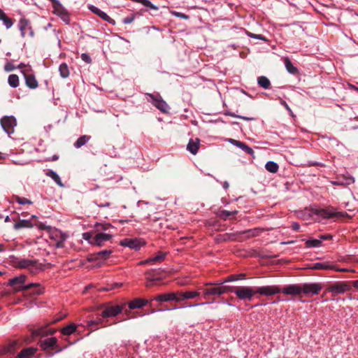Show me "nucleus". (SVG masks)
<instances>
[{
  "label": "nucleus",
  "mask_w": 358,
  "mask_h": 358,
  "mask_svg": "<svg viewBox=\"0 0 358 358\" xmlns=\"http://www.w3.org/2000/svg\"><path fill=\"white\" fill-rule=\"evenodd\" d=\"M90 234L89 233H84L83 234V237L85 240L88 241L90 238Z\"/></svg>",
  "instance_id": "nucleus-63"
},
{
  "label": "nucleus",
  "mask_w": 358,
  "mask_h": 358,
  "mask_svg": "<svg viewBox=\"0 0 358 358\" xmlns=\"http://www.w3.org/2000/svg\"><path fill=\"white\" fill-rule=\"evenodd\" d=\"M0 123L2 129L8 136L14 133L15 127L17 125V121L14 116H4L1 119Z\"/></svg>",
  "instance_id": "nucleus-5"
},
{
  "label": "nucleus",
  "mask_w": 358,
  "mask_h": 358,
  "mask_svg": "<svg viewBox=\"0 0 358 358\" xmlns=\"http://www.w3.org/2000/svg\"><path fill=\"white\" fill-rule=\"evenodd\" d=\"M13 266L17 268H27L31 273H36L40 269L37 261L33 259L15 257L12 260Z\"/></svg>",
  "instance_id": "nucleus-2"
},
{
  "label": "nucleus",
  "mask_w": 358,
  "mask_h": 358,
  "mask_svg": "<svg viewBox=\"0 0 358 358\" xmlns=\"http://www.w3.org/2000/svg\"><path fill=\"white\" fill-rule=\"evenodd\" d=\"M281 292L285 295H299L301 294V284L288 285L281 289Z\"/></svg>",
  "instance_id": "nucleus-16"
},
{
  "label": "nucleus",
  "mask_w": 358,
  "mask_h": 358,
  "mask_svg": "<svg viewBox=\"0 0 358 358\" xmlns=\"http://www.w3.org/2000/svg\"><path fill=\"white\" fill-rule=\"evenodd\" d=\"M46 176L52 178L58 186L61 187H64V185L62 183L59 176L55 171L48 170L46 172Z\"/></svg>",
  "instance_id": "nucleus-27"
},
{
  "label": "nucleus",
  "mask_w": 358,
  "mask_h": 358,
  "mask_svg": "<svg viewBox=\"0 0 358 358\" xmlns=\"http://www.w3.org/2000/svg\"><path fill=\"white\" fill-rule=\"evenodd\" d=\"M33 227L32 223L29 220H20L14 224L13 228L16 230L22 228H31Z\"/></svg>",
  "instance_id": "nucleus-29"
},
{
  "label": "nucleus",
  "mask_w": 358,
  "mask_h": 358,
  "mask_svg": "<svg viewBox=\"0 0 358 358\" xmlns=\"http://www.w3.org/2000/svg\"><path fill=\"white\" fill-rule=\"evenodd\" d=\"M266 169L273 173H276L278 171V165L277 163L269 161L265 165Z\"/></svg>",
  "instance_id": "nucleus-39"
},
{
  "label": "nucleus",
  "mask_w": 358,
  "mask_h": 358,
  "mask_svg": "<svg viewBox=\"0 0 358 358\" xmlns=\"http://www.w3.org/2000/svg\"><path fill=\"white\" fill-rule=\"evenodd\" d=\"M353 287L358 289V280L353 281Z\"/></svg>",
  "instance_id": "nucleus-64"
},
{
  "label": "nucleus",
  "mask_w": 358,
  "mask_h": 358,
  "mask_svg": "<svg viewBox=\"0 0 358 358\" xmlns=\"http://www.w3.org/2000/svg\"><path fill=\"white\" fill-rule=\"evenodd\" d=\"M59 71L60 76L63 78H66L69 76L70 72L69 69V66L66 63H62L59 66Z\"/></svg>",
  "instance_id": "nucleus-34"
},
{
  "label": "nucleus",
  "mask_w": 358,
  "mask_h": 358,
  "mask_svg": "<svg viewBox=\"0 0 358 358\" xmlns=\"http://www.w3.org/2000/svg\"><path fill=\"white\" fill-rule=\"evenodd\" d=\"M199 147L200 140L198 138H196L194 139L190 138L187 145V150L190 153L195 155L196 154H197Z\"/></svg>",
  "instance_id": "nucleus-20"
},
{
  "label": "nucleus",
  "mask_w": 358,
  "mask_h": 358,
  "mask_svg": "<svg viewBox=\"0 0 358 358\" xmlns=\"http://www.w3.org/2000/svg\"><path fill=\"white\" fill-rule=\"evenodd\" d=\"M8 83L13 88H16L19 86V78L15 74H11L8 76Z\"/></svg>",
  "instance_id": "nucleus-35"
},
{
  "label": "nucleus",
  "mask_w": 358,
  "mask_h": 358,
  "mask_svg": "<svg viewBox=\"0 0 358 358\" xmlns=\"http://www.w3.org/2000/svg\"><path fill=\"white\" fill-rule=\"evenodd\" d=\"M111 228H113V226L109 223H96L95 224V230L97 233L102 231H108Z\"/></svg>",
  "instance_id": "nucleus-38"
},
{
  "label": "nucleus",
  "mask_w": 358,
  "mask_h": 358,
  "mask_svg": "<svg viewBox=\"0 0 358 358\" xmlns=\"http://www.w3.org/2000/svg\"><path fill=\"white\" fill-rule=\"evenodd\" d=\"M172 15L176 16V17H178L179 18H181V19H185V20L189 19V16L187 15L186 14L183 13H180V12H177V11H173L172 12Z\"/></svg>",
  "instance_id": "nucleus-52"
},
{
  "label": "nucleus",
  "mask_w": 358,
  "mask_h": 358,
  "mask_svg": "<svg viewBox=\"0 0 358 358\" xmlns=\"http://www.w3.org/2000/svg\"><path fill=\"white\" fill-rule=\"evenodd\" d=\"M120 245L130 249L138 250L144 245V242L139 238H124L120 241Z\"/></svg>",
  "instance_id": "nucleus-14"
},
{
  "label": "nucleus",
  "mask_w": 358,
  "mask_h": 358,
  "mask_svg": "<svg viewBox=\"0 0 358 358\" xmlns=\"http://www.w3.org/2000/svg\"><path fill=\"white\" fill-rule=\"evenodd\" d=\"M236 280H238V278L236 277V274L231 275L227 276L224 280L217 281V282L215 284L224 285V284L226 282H233V281H236Z\"/></svg>",
  "instance_id": "nucleus-46"
},
{
  "label": "nucleus",
  "mask_w": 358,
  "mask_h": 358,
  "mask_svg": "<svg viewBox=\"0 0 358 358\" xmlns=\"http://www.w3.org/2000/svg\"><path fill=\"white\" fill-rule=\"evenodd\" d=\"M94 203L100 208H108L110 206V202L108 199L103 200L101 198H99Z\"/></svg>",
  "instance_id": "nucleus-40"
},
{
  "label": "nucleus",
  "mask_w": 358,
  "mask_h": 358,
  "mask_svg": "<svg viewBox=\"0 0 358 358\" xmlns=\"http://www.w3.org/2000/svg\"><path fill=\"white\" fill-rule=\"evenodd\" d=\"M91 138V136L87 135H83L79 137L77 141L74 143L73 145L76 148L78 149L82 146L85 145Z\"/></svg>",
  "instance_id": "nucleus-33"
},
{
  "label": "nucleus",
  "mask_w": 358,
  "mask_h": 358,
  "mask_svg": "<svg viewBox=\"0 0 358 358\" xmlns=\"http://www.w3.org/2000/svg\"><path fill=\"white\" fill-rule=\"evenodd\" d=\"M229 142L231 144H232V145H235V146H236V147H237L238 145H239V144H240V143H241V141H237V140H235V139H232V138H229Z\"/></svg>",
  "instance_id": "nucleus-60"
},
{
  "label": "nucleus",
  "mask_w": 358,
  "mask_h": 358,
  "mask_svg": "<svg viewBox=\"0 0 358 358\" xmlns=\"http://www.w3.org/2000/svg\"><path fill=\"white\" fill-rule=\"evenodd\" d=\"M261 232H262V230L259 229H250L248 231H245L243 233L247 234V236L248 237H255V236H258Z\"/></svg>",
  "instance_id": "nucleus-45"
},
{
  "label": "nucleus",
  "mask_w": 358,
  "mask_h": 358,
  "mask_svg": "<svg viewBox=\"0 0 358 358\" xmlns=\"http://www.w3.org/2000/svg\"><path fill=\"white\" fill-rule=\"evenodd\" d=\"M162 272V270L161 268L150 269V270L147 271L145 273V279L147 280L145 286L147 287H150L156 285L157 281L161 280L162 278L159 275L161 274Z\"/></svg>",
  "instance_id": "nucleus-9"
},
{
  "label": "nucleus",
  "mask_w": 358,
  "mask_h": 358,
  "mask_svg": "<svg viewBox=\"0 0 358 358\" xmlns=\"http://www.w3.org/2000/svg\"><path fill=\"white\" fill-rule=\"evenodd\" d=\"M77 325L74 323L69 324L61 329V333L64 336H70L76 332Z\"/></svg>",
  "instance_id": "nucleus-30"
},
{
  "label": "nucleus",
  "mask_w": 358,
  "mask_h": 358,
  "mask_svg": "<svg viewBox=\"0 0 358 358\" xmlns=\"http://www.w3.org/2000/svg\"><path fill=\"white\" fill-rule=\"evenodd\" d=\"M36 352V349L32 347L23 349L18 355L17 358H30Z\"/></svg>",
  "instance_id": "nucleus-24"
},
{
  "label": "nucleus",
  "mask_w": 358,
  "mask_h": 358,
  "mask_svg": "<svg viewBox=\"0 0 358 358\" xmlns=\"http://www.w3.org/2000/svg\"><path fill=\"white\" fill-rule=\"evenodd\" d=\"M237 147L250 155L252 156L254 155V150L245 143L241 142Z\"/></svg>",
  "instance_id": "nucleus-42"
},
{
  "label": "nucleus",
  "mask_w": 358,
  "mask_h": 358,
  "mask_svg": "<svg viewBox=\"0 0 358 358\" xmlns=\"http://www.w3.org/2000/svg\"><path fill=\"white\" fill-rule=\"evenodd\" d=\"M312 212L313 214L324 219L331 218L338 215V213L333 208H314L312 209Z\"/></svg>",
  "instance_id": "nucleus-13"
},
{
  "label": "nucleus",
  "mask_w": 358,
  "mask_h": 358,
  "mask_svg": "<svg viewBox=\"0 0 358 358\" xmlns=\"http://www.w3.org/2000/svg\"><path fill=\"white\" fill-rule=\"evenodd\" d=\"M148 303V301L147 299H135L128 303V306L129 309H135V308H140L145 306H146Z\"/></svg>",
  "instance_id": "nucleus-23"
},
{
  "label": "nucleus",
  "mask_w": 358,
  "mask_h": 358,
  "mask_svg": "<svg viewBox=\"0 0 358 358\" xmlns=\"http://www.w3.org/2000/svg\"><path fill=\"white\" fill-rule=\"evenodd\" d=\"M257 84L259 87L264 90L268 89L271 86V82L269 79L264 76L257 78Z\"/></svg>",
  "instance_id": "nucleus-31"
},
{
  "label": "nucleus",
  "mask_w": 358,
  "mask_h": 358,
  "mask_svg": "<svg viewBox=\"0 0 358 358\" xmlns=\"http://www.w3.org/2000/svg\"><path fill=\"white\" fill-rule=\"evenodd\" d=\"M148 101L154 105L157 109L163 113H167L169 108L166 102L162 99L159 94L146 93Z\"/></svg>",
  "instance_id": "nucleus-4"
},
{
  "label": "nucleus",
  "mask_w": 358,
  "mask_h": 358,
  "mask_svg": "<svg viewBox=\"0 0 358 358\" xmlns=\"http://www.w3.org/2000/svg\"><path fill=\"white\" fill-rule=\"evenodd\" d=\"M201 292L199 291H185L180 292V302L186 299H192L199 297Z\"/></svg>",
  "instance_id": "nucleus-22"
},
{
  "label": "nucleus",
  "mask_w": 358,
  "mask_h": 358,
  "mask_svg": "<svg viewBox=\"0 0 358 358\" xmlns=\"http://www.w3.org/2000/svg\"><path fill=\"white\" fill-rule=\"evenodd\" d=\"M180 292H176L159 294L156 296L155 298H153L152 300L160 303L169 301L180 302Z\"/></svg>",
  "instance_id": "nucleus-10"
},
{
  "label": "nucleus",
  "mask_w": 358,
  "mask_h": 358,
  "mask_svg": "<svg viewBox=\"0 0 358 358\" xmlns=\"http://www.w3.org/2000/svg\"><path fill=\"white\" fill-rule=\"evenodd\" d=\"M246 34H247V36H249L250 38H255V39H259V40H262L264 41H267V39L264 36H262L261 34H253V33H251L249 31H247Z\"/></svg>",
  "instance_id": "nucleus-51"
},
{
  "label": "nucleus",
  "mask_w": 358,
  "mask_h": 358,
  "mask_svg": "<svg viewBox=\"0 0 358 358\" xmlns=\"http://www.w3.org/2000/svg\"><path fill=\"white\" fill-rule=\"evenodd\" d=\"M16 69V66H14V64L12 62H8L5 66L4 69L6 71H12Z\"/></svg>",
  "instance_id": "nucleus-54"
},
{
  "label": "nucleus",
  "mask_w": 358,
  "mask_h": 358,
  "mask_svg": "<svg viewBox=\"0 0 358 358\" xmlns=\"http://www.w3.org/2000/svg\"><path fill=\"white\" fill-rule=\"evenodd\" d=\"M14 199L15 202L20 205L32 204V201L31 200L20 196H15Z\"/></svg>",
  "instance_id": "nucleus-43"
},
{
  "label": "nucleus",
  "mask_w": 358,
  "mask_h": 358,
  "mask_svg": "<svg viewBox=\"0 0 358 358\" xmlns=\"http://www.w3.org/2000/svg\"><path fill=\"white\" fill-rule=\"evenodd\" d=\"M112 236V234L108 233H97L94 236L93 242H92V243H94L98 246H102L105 242L110 241Z\"/></svg>",
  "instance_id": "nucleus-18"
},
{
  "label": "nucleus",
  "mask_w": 358,
  "mask_h": 358,
  "mask_svg": "<svg viewBox=\"0 0 358 358\" xmlns=\"http://www.w3.org/2000/svg\"><path fill=\"white\" fill-rule=\"evenodd\" d=\"M31 334L34 337L44 336L47 335V329L45 327H40L31 330Z\"/></svg>",
  "instance_id": "nucleus-36"
},
{
  "label": "nucleus",
  "mask_w": 358,
  "mask_h": 358,
  "mask_svg": "<svg viewBox=\"0 0 358 358\" xmlns=\"http://www.w3.org/2000/svg\"><path fill=\"white\" fill-rule=\"evenodd\" d=\"M134 19H135V15H131L127 16L125 18H124L122 20V22L124 24H131V22H133Z\"/></svg>",
  "instance_id": "nucleus-53"
},
{
  "label": "nucleus",
  "mask_w": 358,
  "mask_h": 358,
  "mask_svg": "<svg viewBox=\"0 0 358 358\" xmlns=\"http://www.w3.org/2000/svg\"><path fill=\"white\" fill-rule=\"evenodd\" d=\"M330 266L326 263L317 262L313 265V269L324 270L329 268Z\"/></svg>",
  "instance_id": "nucleus-48"
},
{
  "label": "nucleus",
  "mask_w": 358,
  "mask_h": 358,
  "mask_svg": "<svg viewBox=\"0 0 358 358\" xmlns=\"http://www.w3.org/2000/svg\"><path fill=\"white\" fill-rule=\"evenodd\" d=\"M281 292V289L278 285H266L256 289V293L262 296H270Z\"/></svg>",
  "instance_id": "nucleus-11"
},
{
  "label": "nucleus",
  "mask_w": 358,
  "mask_h": 358,
  "mask_svg": "<svg viewBox=\"0 0 358 358\" xmlns=\"http://www.w3.org/2000/svg\"><path fill=\"white\" fill-rule=\"evenodd\" d=\"M111 253V250H103L93 254L92 256L97 260H106L110 257Z\"/></svg>",
  "instance_id": "nucleus-26"
},
{
  "label": "nucleus",
  "mask_w": 358,
  "mask_h": 358,
  "mask_svg": "<svg viewBox=\"0 0 358 358\" xmlns=\"http://www.w3.org/2000/svg\"><path fill=\"white\" fill-rule=\"evenodd\" d=\"M131 1L134 2H136V3H140L142 5H143L144 6H145L150 9H152L154 10H159V8L157 6L154 5L150 0H131Z\"/></svg>",
  "instance_id": "nucleus-37"
},
{
  "label": "nucleus",
  "mask_w": 358,
  "mask_h": 358,
  "mask_svg": "<svg viewBox=\"0 0 358 358\" xmlns=\"http://www.w3.org/2000/svg\"><path fill=\"white\" fill-rule=\"evenodd\" d=\"M284 63L286 70L291 74L295 75L298 73V69L292 64L289 57H285Z\"/></svg>",
  "instance_id": "nucleus-25"
},
{
  "label": "nucleus",
  "mask_w": 358,
  "mask_h": 358,
  "mask_svg": "<svg viewBox=\"0 0 358 358\" xmlns=\"http://www.w3.org/2000/svg\"><path fill=\"white\" fill-rule=\"evenodd\" d=\"M216 282L217 281L213 282H206L205 283V285L208 286V287L199 288V290L201 292L202 296L205 299H208L210 296H220L231 291V288L229 286L217 285L215 284Z\"/></svg>",
  "instance_id": "nucleus-1"
},
{
  "label": "nucleus",
  "mask_w": 358,
  "mask_h": 358,
  "mask_svg": "<svg viewBox=\"0 0 358 358\" xmlns=\"http://www.w3.org/2000/svg\"><path fill=\"white\" fill-rule=\"evenodd\" d=\"M18 28L22 38L26 37L27 35L31 38L34 36V32L29 20L24 17L20 18L18 22Z\"/></svg>",
  "instance_id": "nucleus-7"
},
{
  "label": "nucleus",
  "mask_w": 358,
  "mask_h": 358,
  "mask_svg": "<svg viewBox=\"0 0 358 358\" xmlns=\"http://www.w3.org/2000/svg\"><path fill=\"white\" fill-rule=\"evenodd\" d=\"M21 73L23 74L25 84L29 88L34 90L38 87V81L33 73L27 72L26 71H21Z\"/></svg>",
  "instance_id": "nucleus-17"
},
{
  "label": "nucleus",
  "mask_w": 358,
  "mask_h": 358,
  "mask_svg": "<svg viewBox=\"0 0 358 358\" xmlns=\"http://www.w3.org/2000/svg\"><path fill=\"white\" fill-rule=\"evenodd\" d=\"M124 309L123 306L117 305L106 307L101 313V316L102 317H115L118 314L121 313Z\"/></svg>",
  "instance_id": "nucleus-15"
},
{
  "label": "nucleus",
  "mask_w": 358,
  "mask_h": 358,
  "mask_svg": "<svg viewBox=\"0 0 358 358\" xmlns=\"http://www.w3.org/2000/svg\"><path fill=\"white\" fill-rule=\"evenodd\" d=\"M227 115L229 116L232 117H236V118L242 119V120H247V121H251V120H255L254 117H246V116L236 115V113H232V112L227 113Z\"/></svg>",
  "instance_id": "nucleus-49"
},
{
  "label": "nucleus",
  "mask_w": 358,
  "mask_h": 358,
  "mask_svg": "<svg viewBox=\"0 0 358 358\" xmlns=\"http://www.w3.org/2000/svg\"><path fill=\"white\" fill-rule=\"evenodd\" d=\"M280 104H281L282 106H283L285 108V109H286V110H287L290 114H292V110H291L290 107L289 106V105L287 103V102H286L285 101H284V100H281V101H280Z\"/></svg>",
  "instance_id": "nucleus-56"
},
{
  "label": "nucleus",
  "mask_w": 358,
  "mask_h": 358,
  "mask_svg": "<svg viewBox=\"0 0 358 358\" xmlns=\"http://www.w3.org/2000/svg\"><path fill=\"white\" fill-rule=\"evenodd\" d=\"M291 227L294 231H298L300 229V225L298 222H292Z\"/></svg>",
  "instance_id": "nucleus-59"
},
{
  "label": "nucleus",
  "mask_w": 358,
  "mask_h": 358,
  "mask_svg": "<svg viewBox=\"0 0 358 358\" xmlns=\"http://www.w3.org/2000/svg\"><path fill=\"white\" fill-rule=\"evenodd\" d=\"M57 343V339L55 337H50V338H48L44 340H41L40 341V347L41 348V349L43 350H47L50 348H55L56 351L55 353H59L66 348V346H65L64 348H59L56 345Z\"/></svg>",
  "instance_id": "nucleus-12"
},
{
  "label": "nucleus",
  "mask_w": 358,
  "mask_h": 358,
  "mask_svg": "<svg viewBox=\"0 0 358 358\" xmlns=\"http://www.w3.org/2000/svg\"><path fill=\"white\" fill-rule=\"evenodd\" d=\"M152 262L151 260H150V258H148L147 259H145V260H143V261H141L138 263V265H145V264H148L149 263Z\"/></svg>",
  "instance_id": "nucleus-61"
},
{
  "label": "nucleus",
  "mask_w": 358,
  "mask_h": 358,
  "mask_svg": "<svg viewBox=\"0 0 358 358\" xmlns=\"http://www.w3.org/2000/svg\"><path fill=\"white\" fill-rule=\"evenodd\" d=\"M348 286L344 283H338L328 288V292L335 294H343L348 291Z\"/></svg>",
  "instance_id": "nucleus-21"
},
{
  "label": "nucleus",
  "mask_w": 358,
  "mask_h": 358,
  "mask_svg": "<svg viewBox=\"0 0 358 358\" xmlns=\"http://www.w3.org/2000/svg\"><path fill=\"white\" fill-rule=\"evenodd\" d=\"M332 238V236L330 235V234L320 235L319 236L318 240H321V243H322L323 241H325V240H327V239H329V238Z\"/></svg>",
  "instance_id": "nucleus-58"
},
{
  "label": "nucleus",
  "mask_w": 358,
  "mask_h": 358,
  "mask_svg": "<svg viewBox=\"0 0 358 358\" xmlns=\"http://www.w3.org/2000/svg\"><path fill=\"white\" fill-rule=\"evenodd\" d=\"M89 9L94 14L97 15L102 20L108 22L110 24H115V20H113L107 13L100 10L98 7L90 5L89 6Z\"/></svg>",
  "instance_id": "nucleus-19"
},
{
  "label": "nucleus",
  "mask_w": 358,
  "mask_h": 358,
  "mask_svg": "<svg viewBox=\"0 0 358 358\" xmlns=\"http://www.w3.org/2000/svg\"><path fill=\"white\" fill-rule=\"evenodd\" d=\"M354 182H355V178L353 177H352V176H349V177L345 178V182L336 180V181H334L332 183L334 185H336L344 186V185H351V184H352Z\"/></svg>",
  "instance_id": "nucleus-41"
},
{
  "label": "nucleus",
  "mask_w": 358,
  "mask_h": 358,
  "mask_svg": "<svg viewBox=\"0 0 358 358\" xmlns=\"http://www.w3.org/2000/svg\"><path fill=\"white\" fill-rule=\"evenodd\" d=\"M62 19L68 24L69 22V17L66 11H63L62 13Z\"/></svg>",
  "instance_id": "nucleus-57"
},
{
  "label": "nucleus",
  "mask_w": 358,
  "mask_h": 358,
  "mask_svg": "<svg viewBox=\"0 0 358 358\" xmlns=\"http://www.w3.org/2000/svg\"><path fill=\"white\" fill-rule=\"evenodd\" d=\"M0 20L3 22L4 26L6 27V29H10L13 24V22L12 19L8 17L7 15L5 13V12L0 8Z\"/></svg>",
  "instance_id": "nucleus-28"
},
{
  "label": "nucleus",
  "mask_w": 358,
  "mask_h": 358,
  "mask_svg": "<svg viewBox=\"0 0 358 358\" xmlns=\"http://www.w3.org/2000/svg\"><path fill=\"white\" fill-rule=\"evenodd\" d=\"M322 287L320 283H303L301 284V293L306 296L317 295L322 290Z\"/></svg>",
  "instance_id": "nucleus-8"
},
{
  "label": "nucleus",
  "mask_w": 358,
  "mask_h": 358,
  "mask_svg": "<svg viewBox=\"0 0 358 358\" xmlns=\"http://www.w3.org/2000/svg\"><path fill=\"white\" fill-rule=\"evenodd\" d=\"M303 241L305 242L306 248H320L321 246V240L310 238L304 239Z\"/></svg>",
  "instance_id": "nucleus-32"
},
{
  "label": "nucleus",
  "mask_w": 358,
  "mask_h": 358,
  "mask_svg": "<svg viewBox=\"0 0 358 358\" xmlns=\"http://www.w3.org/2000/svg\"><path fill=\"white\" fill-rule=\"evenodd\" d=\"M166 253H164L161 251L158 252L157 255L155 257H150V260L152 262H161L163 261L165 258Z\"/></svg>",
  "instance_id": "nucleus-47"
},
{
  "label": "nucleus",
  "mask_w": 358,
  "mask_h": 358,
  "mask_svg": "<svg viewBox=\"0 0 358 358\" xmlns=\"http://www.w3.org/2000/svg\"><path fill=\"white\" fill-rule=\"evenodd\" d=\"M26 278L27 277L24 275L16 276L8 280V285L13 287L14 291L16 292L23 290H27L32 287L34 285V284L29 283L28 285H24Z\"/></svg>",
  "instance_id": "nucleus-3"
},
{
  "label": "nucleus",
  "mask_w": 358,
  "mask_h": 358,
  "mask_svg": "<svg viewBox=\"0 0 358 358\" xmlns=\"http://www.w3.org/2000/svg\"><path fill=\"white\" fill-rule=\"evenodd\" d=\"M234 294L240 300L251 301L257 293L251 287H239L234 291Z\"/></svg>",
  "instance_id": "nucleus-6"
},
{
  "label": "nucleus",
  "mask_w": 358,
  "mask_h": 358,
  "mask_svg": "<svg viewBox=\"0 0 358 358\" xmlns=\"http://www.w3.org/2000/svg\"><path fill=\"white\" fill-rule=\"evenodd\" d=\"M237 213L236 210L234 211H228L226 210H222L220 212V217L223 220H226L229 216L234 215Z\"/></svg>",
  "instance_id": "nucleus-44"
},
{
  "label": "nucleus",
  "mask_w": 358,
  "mask_h": 358,
  "mask_svg": "<svg viewBox=\"0 0 358 358\" xmlns=\"http://www.w3.org/2000/svg\"><path fill=\"white\" fill-rule=\"evenodd\" d=\"M81 59L83 61H84L87 64H90L92 62L91 57L87 53H83L81 55Z\"/></svg>",
  "instance_id": "nucleus-55"
},
{
  "label": "nucleus",
  "mask_w": 358,
  "mask_h": 358,
  "mask_svg": "<svg viewBox=\"0 0 358 358\" xmlns=\"http://www.w3.org/2000/svg\"><path fill=\"white\" fill-rule=\"evenodd\" d=\"M103 322V320L102 318L101 317H97L94 320H91L90 321L87 322V326L89 327H92L94 326H97V325H99L101 324H102Z\"/></svg>",
  "instance_id": "nucleus-50"
},
{
  "label": "nucleus",
  "mask_w": 358,
  "mask_h": 358,
  "mask_svg": "<svg viewBox=\"0 0 358 358\" xmlns=\"http://www.w3.org/2000/svg\"><path fill=\"white\" fill-rule=\"evenodd\" d=\"M236 277L238 278V280L244 279L245 278V273L236 274Z\"/></svg>",
  "instance_id": "nucleus-62"
}]
</instances>
